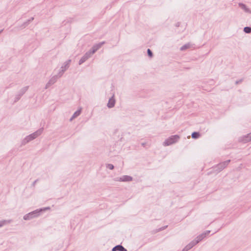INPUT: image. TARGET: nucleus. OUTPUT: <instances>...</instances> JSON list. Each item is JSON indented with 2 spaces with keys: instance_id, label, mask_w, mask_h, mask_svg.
<instances>
[{
  "instance_id": "20",
  "label": "nucleus",
  "mask_w": 251,
  "mask_h": 251,
  "mask_svg": "<svg viewBox=\"0 0 251 251\" xmlns=\"http://www.w3.org/2000/svg\"><path fill=\"white\" fill-rule=\"evenodd\" d=\"M147 53L148 56L150 58H152L153 56V53L151 49H148L147 50Z\"/></svg>"
},
{
  "instance_id": "30",
  "label": "nucleus",
  "mask_w": 251,
  "mask_h": 251,
  "mask_svg": "<svg viewBox=\"0 0 251 251\" xmlns=\"http://www.w3.org/2000/svg\"><path fill=\"white\" fill-rule=\"evenodd\" d=\"M179 25H180V23L178 22L176 24V26L177 27H178V26H179Z\"/></svg>"
},
{
  "instance_id": "15",
  "label": "nucleus",
  "mask_w": 251,
  "mask_h": 251,
  "mask_svg": "<svg viewBox=\"0 0 251 251\" xmlns=\"http://www.w3.org/2000/svg\"><path fill=\"white\" fill-rule=\"evenodd\" d=\"M81 111H82V109L81 108H79L78 109H77L75 112V113L73 114V115H72V116L71 117V118H70V120L71 121H72L73 119L76 118V117H77L78 116H79L81 113Z\"/></svg>"
},
{
  "instance_id": "25",
  "label": "nucleus",
  "mask_w": 251,
  "mask_h": 251,
  "mask_svg": "<svg viewBox=\"0 0 251 251\" xmlns=\"http://www.w3.org/2000/svg\"><path fill=\"white\" fill-rule=\"evenodd\" d=\"M243 81V78H241L239 80H236L235 81V84H236V85L239 84L241 83Z\"/></svg>"
},
{
  "instance_id": "2",
  "label": "nucleus",
  "mask_w": 251,
  "mask_h": 251,
  "mask_svg": "<svg viewBox=\"0 0 251 251\" xmlns=\"http://www.w3.org/2000/svg\"><path fill=\"white\" fill-rule=\"evenodd\" d=\"M230 161L231 160L229 159L219 163L213 167L212 171L216 174H218L223 170L228 165Z\"/></svg>"
},
{
  "instance_id": "23",
  "label": "nucleus",
  "mask_w": 251,
  "mask_h": 251,
  "mask_svg": "<svg viewBox=\"0 0 251 251\" xmlns=\"http://www.w3.org/2000/svg\"><path fill=\"white\" fill-rule=\"evenodd\" d=\"M10 221H11L10 220H9V221H7V220L0 221V227H2V226H3L4 225H5L6 224L10 223Z\"/></svg>"
},
{
  "instance_id": "22",
  "label": "nucleus",
  "mask_w": 251,
  "mask_h": 251,
  "mask_svg": "<svg viewBox=\"0 0 251 251\" xmlns=\"http://www.w3.org/2000/svg\"><path fill=\"white\" fill-rule=\"evenodd\" d=\"M50 209V207H43V208H41L38 209V210H39V213L41 214L42 213L46 211L47 210H49Z\"/></svg>"
},
{
  "instance_id": "8",
  "label": "nucleus",
  "mask_w": 251,
  "mask_h": 251,
  "mask_svg": "<svg viewBox=\"0 0 251 251\" xmlns=\"http://www.w3.org/2000/svg\"><path fill=\"white\" fill-rule=\"evenodd\" d=\"M105 43V41L100 42L98 44L94 45L91 49L89 50L92 54L95 53L98 50H99L103 45Z\"/></svg>"
},
{
  "instance_id": "28",
  "label": "nucleus",
  "mask_w": 251,
  "mask_h": 251,
  "mask_svg": "<svg viewBox=\"0 0 251 251\" xmlns=\"http://www.w3.org/2000/svg\"><path fill=\"white\" fill-rule=\"evenodd\" d=\"M38 181V179H36V180H35V181H33V183H32V186H35V184L37 183V182Z\"/></svg>"
},
{
  "instance_id": "18",
  "label": "nucleus",
  "mask_w": 251,
  "mask_h": 251,
  "mask_svg": "<svg viewBox=\"0 0 251 251\" xmlns=\"http://www.w3.org/2000/svg\"><path fill=\"white\" fill-rule=\"evenodd\" d=\"M201 133L198 131H194L191 134L192 138L194 139L199 138L201 137Z\"/></svg>"
},
{
  "instance_id": "27",
  "label": "nucleus",
  "mask_w": 251,
  "mask_h": 251,
  "mask_svg": "<svg viewBox=\"0 0 251 251\" xmlns=\"http://www.w3.org/2000/svg\"><path fill=\"white\" fill-rule=\"evenodd\" d=\"M167 226H162V227L159 228L158 229V231H160L164 230L165 229H166L167 228Z\"/></svg>"
},
{
  "instance_id": "6",
  "label": "nucleus",
  "mask_w": 251,
  "mask_h": 251,
  "mask_svg": "<svg viewBox=\"0 0 251 251\" xmlns=\"http://www.w3.org/2000/svg\"><path fill=\"white\" fill-rule=\"evenodd\" d=\"M28 89V86H25L22 88L19 92L18 94L16 95L14 100V102H16L18 100H19L23 96V95L27 91Z\"/></svg>"
},
{
  "instance_id": "10",
  "label": "nucleus",
  "mask_w": 251,
  "mask_h": 251,
  "mask_svg": "<svg viewBox=\"0 0 251 251\" xmlns=\"http://www.w3.org/2000/svg\"><path fill=\"white\" fill-rule=\"evenodd\" d=\"M92 54L90 53V52H89V51H88L87 52H86L84 55L80 58V59L79 60V62H78V64L79 65H81L84 62H85L88 59H89L92 55Z\"/></svg>"
},
{
  "instance_id": "12",
  "label": "nucleus",
  "mask_w": 251,
  "mask_h": 251,
  "mask_svg": "<svg viewBox=\"0 0 251 251\" xmlns=\"http://www.w3.org/2000/svg\"><path fill=\"white\" fill-rule=\"evenodd\" d=\"M116 103V100L115 99L114 95L109 99L108 103H107V106L109 108H111L114 107Z\"/></svg>"
},
{
  "instance_id": "13",
  "label": "nucleus",
  "mask_w": 251,
  "mask_h": 251,
  "mask_svg": "<svg viewBox=\"0 0 251 251\" xmlns=\"http://www.w3.org/2000/svg\"><path fill=\"white\" fill-rule=\"evenodd\" d=\"M197 244V242L195 241L194 240L192 241L190 243L186 245L182 250V251H188L189 250L192 249L193 247Z\"/></svg>"
},
{
  "instance_id": "26",
  "label": "nucleus",
  "mask_w": 251,
  "mask_h": 251,
  "mask_svg": "<svg viewBox=\"0 0 251 251\" xmlns=\"http://www.w3.org/2000/svg\"><path fill=\"white\" fill-rule=\"evenodd\" d=\"M210 230H206L205 231L203 232V233L204 234V235L206 237L208 235V234L210 233Z\"/></svg>"
},
{
  "instance_id": "9",
  "label": "nucleus",
  "mask_w": 251,
  "mask_h": 251,
  "mask_svg": "<svg viewBox=\"0 0 251 251\" xmlns=\"http://www.w3.org/2000/svg\"><path fill=\"white\" fill-rule=\"evenodd\" d=\"M133 180V177L130 176L124 175L116 178V180L121 182H129Z\"/></svg>"
},
{
  "instance_id": "24",
  "label": "nucleus",
  "mask_w": 251,
  "mask_h": 251,
  "mask_svg": "<svg viewBox=\"0 0 251 251\" xmlns=\"http://www.w3.org/2000/svg\"><path fill=\"white\" fill-rule=\"evenodd\" d=\"M106 167L111 170H113L114 169V166L112 164H106Z\"/></svg>"
},
{
  "instance_id": "19",
  "label": "nucleus",
  "mask_w": 251,
  "mask_h": 251,
  "mask_svg": "<svg viewBox=\"0 0 251 251\" xmlns=\"http://www.w3.org/2000/svg\"><path fill=\"white\" fill-rule=\"evenodd\" d=\"M243 31L245 33L249 34L251 33V26H245L244 29Z\"/></svg>"
},
{
  "instance_id": "17",
  "label": "nucleus",
  "mask_w": 251,
  "mask_h": 251,
  "mask_svg": "<svg viewBox=\"0 0 251 251\" xmlns=\"http://www.w3.org/2000/svg\"><path fill=\"white\" fill-rule=\"evenodd\" d=\"M205 237H206L204 234L202 233L201 234L198 235L194 240L197 242V244L204 239Z\"/></svg>"
},
{
  "instance_id": "7",
  "label": "nucleus",
  "mask_w": 251,
  "mask_h": 251,
  "mask_svg": "<svg viewBox=\"0 0 251 251\" xmlns=\"http://www.w3.org/2000/svg\"><path fill=\"white\" fill-rule=\"evenodd\" d=\"M61 76L58 74L52 76L46 85L45 89L49 88L50 86L54 84L57 80Z\"/></svg>"
},
{
  "instance_id": "5",
  "label": "nucleus",
  "mask_w": 251,
  "mask_h": 251,
  "mask_svg": "<svg viewBox=\"0 0 251 251\" xmlns=\"http://www.w3.org/2000/svg\"><path fill=\"white\" fill-rule=\"evenodd\" d=\"M71 60L69 59L64 62L63 66L61 67V69L58 72V74L60 76H62L65 72L68 69L70 65Z\"/></svg>"
},
{
  "instance_id": "3",
  "label": "nucleus",
  "mask_w": 251,
  "mask_h": 251,
  "mask_svg": "<svg viewBox=\"0 0 251 251\" xmlns=\"http://www.w3.org/2000/svg\"><path fill=\"white\" fill-rule=\"evenodd\" d=\"M180 136L178 135H174L166 139L163 142V145L164 146H170L176 143L179 139Z\"/></svg>"
},
{
  "instance_id": "31",
  "label": "nucleus",
  "mask_w": 251,
  "mask_h": 251,
  "mask_svg": "<svg viewBox=\"0 0 251 251\" xmlns=\"http://www.w3.org/2000/svg\"><path fill=\"white\" fill-rule=\"evenodd\" d=\"M66 22L65 20H64L63 22V24L65 25H66Z\"/></svg>"
},
{
  "instance_id": "16",
  "label": "nucleus",
  "mask_w": 251,
  "mask_h": 251,
  "mask_svg": "<svg viewBox=\"0 0 251 251\" xmlns=\"http://www.w3.org/2000/svg\"><path fill=\"white\" fill-rule=\"evenodd\" d=\"M34 20V17H31V18L27 20L26 21L23 23V24L21 25L20 27L22 29H23L25 28L26 26H27L31 22Z\"/></svg>"
},
{
  "instance_id": "1",
  "label": "nucleus",
  "mask_w": 251,
  "mask_h": 251,
  "mask_svg": "<svg viewBox=\"0 0 251 251\" xmlns=\"http://www.w3.org/2000/svg\"><path fill=\"white\" fill-rule=\"evenodd\" d=\"M43 128H40L35 132L29 134V135L26 136L22 141V145H25L26 144L28 143L30 141L34 140L36 138H37L38 136H39L41 134V133L43 131Z\"/></svg>"
},
{
  "instance_id": "14",
  "label": "nucleus",
  "mask_w": 251,
  "mask_h": 251,
  "mask_svg": "<svg viewBox=\"0 0 251 251\" xmlns=\"http://www.w3.org/2000/svg\"><path fill=\"white\" fill-rule=\"evenodd\" d=\"M112 251H127V249L124 248L121 244L117 245L113 248Z\"/></svg>"
},
{
  "instance_id": "11",
  "label": "nucleus",
  "mask_w": 251,
  "mask_h": 251,
  "mask_svg": "<svg viewBox=\"0 0 251 251\" xmlns=\"http://www.w3.org/2000/svg\"><path fill=\"white\" fill-rule=\"evenodd\" d=\"M239 141L244 143L251 141V133H248L241 137Z\"/></svg>"
},
{
  "instance_id": "29",
  "label": "nucleus",
  "mask_w": 251,
  "mask_h": 251,
  "mask_svg": "<svg viewBox=\"0 0 251 251\" xmlns=\"http://www.w3.org/2000/svg\"><path fill=\"white\" fill-rule=\"evenodd\" d=\"M142 146L143 147H146V143H142L141 144Z\"/></svg>"
},
{
  "instance_id": "21",
  "label": "nucleus",
  "mask_w": 251,
  "mask_h": 251,
  "mask_svg": "<svg viewBox=\"0 0 251 251\" xmlns=\"http://www.w3.org/2000/svg\"><path fill=\"white\" fill-rule=\"evenodd\" d=\"M190 47V44H186L184 45L183 46H182L180 48V50H184L189 48Z\"/></svg>"
},
{
  "instance_id": "32",
  "label": "nucleus",
  "mask_w": 251,
  "mask_h": 251,
  "mask_svg": "<svg viewBox=\"0 0 251 251\" xmlns=\"http://www.w3.org/2000/svg\"><path fill=\"white\" fill-rule=\"evenodd\" d=\"M3 29H1L0 30V34L2 32Z\"/></svg>"
},
{
  "instance_id": "4",
  "label": "nucleus",
  "mask_w": 251,
  "mask_h": 251,
  "mask_svg": "<svg viewBox=\"0 0 251 251\" xmlns=\"http://www.w3.org/2000/svg\"><path fill=\"white\" fill-rule=\"evenodd\" d=\"M39 210L38 209L30 212L24 216L23 219L24 220L27 221L30 220L34 218L38 217L40 215Z\"/></svg>"
}]
</instances>
